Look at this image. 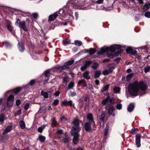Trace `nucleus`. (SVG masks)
<instances>
[{"instance_id":"nucleus-1","label":"nucleus","mask_w":150,"mask_h":150,"mask_svg":"<svg viewBox=\"0 0 150 150\" xmlns=\"http://www.w3.org/2000/svg\"><path fill=\"white\" fill-rule=\"evenodd\" d=\"M147 88L148 86L142 81H140L139 82L136 81L134 83H129L128 88L130 94L135 96L138 95L140 90L145 91Z\"/></svg>"},{"instance_id":"nucleus-2","label":"nucleus","mask_w":150,"mask_h":150,"mask_svg":"<svg viewBox=\"0 0 150 150\" xmlns=\"http://www.w3.org/2000/svg\"><path fill=\"white\" fill-rule=\"evenodd\" d=\"M123 46L120 45H116L111 46L110 47H106L105 48H102L98 53L103 54V53L110 51L111 52H115L117 51L116 54L118 55L121 53L123 50Z\"/></svg>"},{"instance_id":"nucleus-3","label":"nucleus","mask_w":150,"mask_h":150,"mask_svg":"<svg viewBox=\"0 0 150 150\" xmlns=\"http://www.w3.org/2000/svg\"><path fill=\"white\" fill-rule=\"evenodd\" d=\"M69 2L70 3L68 6V9L71 11H72V9L78 8V7L79 6L77 0H71Z\"/></svg>"},{"instance_id":"nucleus-4","label":"nucleus","mask_w":150,"mask_h":150,"mask_svg":"<svg viewBox=\"0 0 150 150\" xmlns=\"http://www.w3.org/2000/svg\"><path fill=\"white\" fill-rule=\"evenodd\" d=\"M72 136L73 137L72 139L73 143L75 145H76L79 143V138L80 137L79 133H78L76 132H71Z\"/></svg>"},{"instance_id":"nucleus-5","label":"nucleus","mask_w":150,"mask_h":150,"mask_svg":"<svg viewBox=\"0 0 150 150\" xmlns=\"http://www.w3.org/2000/svg\"><path fill=\"white\" fill-rule=\"evenodd\" d=\"M105 109L108 110V114L109 115H112L113 111L115 110L114 106L110 104H108L105 106Z\"/></svg>"},{"instance_id":"nucleus-6","label":"nucleus","mask_w":150,"mask_h":150,"mask_svg":"<svg viewBox=\"0 0 150 150\" xmlns=\"http://www.w3.org/2000/svg\"><path fill=\"white\" fill-rule=\"evenodd\" d=\"M14 100V97L13 95H11L8 97L7 101V105L8 107L10 108L12 106Z\"/></svg>"},{"instance_id":"nucleus-7","label":"nucleus","mask_w":150,"mask_h":150,"mask_svg":"<svg viewBox=\"0 0 150 150\" xmlns=\"http://www.w3.org/2000/svg\"><path fill=\"white\" fill-rule=\"evenodd\" d=\"M17 47L19 50L21 52H24L25 50L24 42L23 40H22L19 42L17 44Z\"/></svg>"},{"instance_id":"nucleus-8","label":"nucleus","mask_w":150,"mask_h":150,"mask_svg":"<svg viewBox=\"0 0 150 150\" xmlns=\"http://www.w3.org/2000/svg\"><path fill=\"white\" fill-rule=\"evenodd\" d=\"M141 136L139 133H137L136 135L135 143L137 147H139L141 146Z\"/></svg>"},{"instance_id":"nucleus-9","label":"nucleus","mask_w":150,"mask_h":150,"mask_svg":"<svg viewBox=\"0 0 150 150\" xmlns=\"http://www.w3.org/2000/svg\"><path fill=\"white\" fill-rule=\"evenodd\" d=\"M6 27L8 29L10 32H11L12 35H14L15 33L13 30V27L11 25V22L8 21L6 25Z\"/></svg>"},{"instance_id":"nucleus-10","label":"nucleus","mask_w":150,"mask_h":150,"mask_svg":"<svg viewBox=\"0 0 150 150\" xmlns=\"http://www.w3.org/2000/svg\"><path fill=\"white\" fill-rule=\"evenodd\" d=\"M74 105V104L73 103L72 100H70L69 101H67V100H65L62 101L61 103V105L62 106H67L69 105L71 107L73 106V107H74V106H73Z\"/></svg>"},{"instance_id":"nucleus-11","label":"nucleus","mask_w":150,"mask_h":150,"mask_svg":"<svg viewBox=\"0 0 150 150\" xmlns=\"http://www.w3.org/2000/svg\"><path fill=\"white\" fill-rule=\"evenodd\" d=\"M93 123L91 122H86L84 124L85 129L87 132H90L91 131V124Z\"/></svg>"},{"instance_id":"nucleus-12","label":"nucleus","mask_w":150,"mask_h":150,"mask_svg":"<svg viewBox=\"0 0 150 150\" xmlns=\"http://www.w3.org/2000/svg\"><path fill=\"white\" fill-rule=\"evenodd\" d=\"M126 51L127 54H130L133 55H135L137 53V51L136 50L132 49L130 47H128L126 49Z\"/></svg>"},{"instance_id":"nucleus-13","label":"nucleus","mask_w":150,"mask_h":150,"mask_svg":"<svg viewBox=\"0 0 150 150\" xmlns=\"http://www.w3.org/2000/svg\"><path fill=\"white\" fill-rule=\"evenodd\" d=\"M86 118L87 120L90 121L89 122L93 123L94 124V125H93V126L95 125V122L93 120L92 114L91 113L88 114L86 116Z\"/></svg>"},{"instance_id":"nucleus-14","label":"nucleus","mask_w":150,"mask_h":150,"mask_svg":"<svg viewBox=\"0 0 150 150\" xmlns=\"http://www.w3.org/2000/svg\"><path fill=\"white\" fill-rule=\"evenodd\" d=\"M74 62V60L73 59H72L71 61H68L65 62L64 64V66H65L67 67L68 68L66 69V70H68L69 69V67L68 66H70Z\"/></svg>"},{"instance_id":"nucleus-15","label":"nucleus","mask_w":150,"mask_h":150,"mask_svg":"<svg viewBox=\"0 0 150 150\" xmlns=\"http://www.w3.org/2000/svg\"><path fill=\"white\" fill-rule=\"evenodd\" d=\"M41 94L45 98H47L48 97V96L51 97V92H49L48 93L45 92L43 91H42L41 92Z\"/></svg>"},{"instance_id":"nucleus-16","label":"nucleus","mask_w":150,"mask_h":150,"mask_svg":"<svg viewBox=\"0 0 150 150\" xmlns=\"http://www.w3.org/2000/svg\"><path fill=\"white\" fill-rule=\"evenodd\" d=\"M81 127L79 126H74L72 127L71 132H76L78 133H79V132L81 130Z\"/></svg>"},{"instance_id":"nucleus-17","label":"nucleus","mask_w":150,"mask_h":150,"mask_svg":"<svg viewBox=\"0 0 150 150\" xmlns=\"http://www.w3.org/2000/svg\"><path fill=\"white\" fill-rule=\"evenodd\" d=\"M22 29L23 30L27 32L28 31V29L26 27V23L25 21H22V23L20 26L19 27Z\"/></svg>"},{"instance_id":"nucleus-18","label":"nucleus","mask_w":150,"mask_h":150,"mask_svg":"<svg viewBox=\"0 0 150 150\" xmlns=\"http://www.w3.org/2000/svg\"><path fill=\"white\" fill-rule=\"evenodd\" d=\"M12 126L11 125L8 126L3 132V135H4L7 133L10 132L12 129Z\"/></svg>"},{"instance_id":"nucleus-19","label":"nucleus","mask_w":150,"mask_h":150,"mask_svg":"<svg viewBox=\"0 0 150 150\" xmlns=\"http://www.w3.org/2000/svg\"><path fill=\"white\" fill-rule=\"evenodd\" d=\"M106 113L105 112L102 111L101 113V115L99 116L100 119L101 120V122L104 123V119L105 117Z\"/></svg>"},{"instance_id":"nucleus-20","label":"nucleus","mask_w":150,"mask_h":150,"mask_svg":"<svg viewBox=\"0 0 150 150\" xmlns=\"http://www.w3.org/2000/svg\"><path fill=\"white\" fill-rule=\"evenodd\" d=\"M58 16L56 13H54L53 15H51L49 17L48 20L49 21H52L54 20Z\"/></svg>"},{"instance_id":"nucleus-21","label":"nucleus","mask_w":150,"mask_h":150,"mask_svg":"<svg viewBox=\"0 0 150 150\" xmlns=\"http://www.w3.org/2000/svg\"><path fill=\"white\" fill-rule=\"evenodd\" d=\"M89 72L88 71H85L83 74V76L85 79L87 80H89L91 79V77L89 75Z\"/></svg>"},{"instance_id":"nucleus-22","label":"nucleus","mask_w":150,"mask_h":150,"mask_svg":"<svg viewBox=\"0 0 150 150\" xmlns=\"http://www.w3.org/2000/svg\"><path fill=\"white\" fill-rule=\"evenodd\" d=\"M68 68L65 66H62L58 67L57 68V71L58 72H61L63 70H66Z\"/></svg>"},{"instance_id":"nucleus-23","label":"nucleus","mask_w":150,"mask_h":150,"mask_svg":"<svg viewBox=\"0 0 150 150\" xmlns=\"http://www.w3.org/2000/svg\"><path fill=\"white\" fill-rule=\"evenodd\" d=\"M46 139L45 137L42 135L41 134H39L38 136V137L37 138V139H38L41 142H44Z\"/></svg>"},{"instance_id":"nucleus-24","label":"nucleus","mask_w":150,"mask_h":150,"mask_svg":"<svg viewBox=\"0 0 150 150\" xmlns=\"http://www.w3.org/2000/svg\"><path fill=\"white\" fill-rule=\"evenodd\" d=\"M22 88L20 87H17L12 90L13 92L15 94H17L21 90Z\"/></svg>"},{"instance_id":"nucleus-25","label":"nucleus","mask_w":150,"mask_h":150,"mask_svg":"<svg viewBox=\"0 0 150 150\" xmlns=\"http://www.w3.org/2000/svg\"><path fill=\"white\" fill-rule=\"evenodd\" d=\"M134 105L132 103H131L129 105L127 110L129 112H131L134 110Z\"/></svg>"},{"instance_id":"nucleus-26","label":"nucleus","mask_w":150,"mask_h":150,"mask_svg":"<svg viewBox=\"0 0 150 150\" xmlns=\"http://www.w3.org/2000/svg\"><path fill=\"white\" fill-rule=\"evenodd\" d=\"M149 5L148 3L145 4L143 7L142 11L143 12H145L147 11L150 8Z\"/></svg>"},{"instance_id":"nucleus-27","label":"nucleus","mask_w":150,"mask_h":150,"mask_svg":"<svg viewBox=\"0 0 150 150\" xmlns=\"http://www.w3.org/2000/svg\"><path fill=\"white\" fill-rule=\"evenodd\" d=\"M78 102H79V108L81 110L83 108L84 103L83 100L81 99H79L78 100Z\"/></svg>"},{"instance_id":"nucleus-28","label":"nucleus","mask_w":150,"mask_h":150,"mask_svg":"<svg viewBox=\"0 0 150 150\" xmlns=\"http://www.w3.org/2000/svg\"><path fill=\"white\" fill-rule=\"evenodd\" d=\"M72 123L75 126H80L79 120L77 119H75L74 120Z\"/></svg>"},{"instance_id":"nucleus-29","label":"nucleus","mask_w":150,"mask_h":150,"mask_svg":"<svg viewBox=\"0 0 150 150\" xmlns=\"http://www.w3.org/2000/svg\"><path fill=\"white\" fill-rule=\"evenodd\" d=\"M52 126L53 127L56 126L58 125V124L55 118H53L52 120V122L51 123Z\"/></svg>"},{"instance_id":"nucleus-30","label":"nucleus","mask_w":150,"mask_h":150,"mask_svg":"<svg viewBox=\"0 0 150 150\" xmlns=\"http://www.w3.org/2000/svg\"><path fill=\"white\" fill-rule=\"evenodd\" d=\"M108 97L109 98V102L110 104L111 105L115 103V99L114 97H112L110 98V96H108Z\"/></svg>"},{"instance_id":"nucleus-31","label":"nucleus","mask_w":150,"mask_h":150,"mask_svg":"<svg viewBox=\"0 0 150 150\" xmlns=\"http://www.w3.org/2000/svg\"><path fill=\"white\" fill-rule=\"evenodd\" d=\"M101 72L99 70H97L96 71L94 74V78H98L101 75Z\"/></svg>"},{"instance_id":"nucleus-32","label":"nucleus","mask_w":150,"mask_h":150,"mask_svg":"<svg viewBox=\"0 0 150 150\" xmlns=\"http://www.w3.org/2000/svg\"><path fill=\"white\" fill-rule=\"evenodd\" d=\"M120 88L118 87H115L113 88V91L115 93H119L120 92Z\"/></svg>"},{"instance_id":"nucleus-33","label":"nucleus","mask_w":150,"mask_h":150,"mask_svg":"<svg viewBox=\"0 0 150 150\" xmlns=\"http://www.w3.org/2000/svg\"><path fill=\"white\" fill-rule=\"evenodd\" d=\"M134 76L133 73H132L128 74L127 76L126 80L127 81H129L132 79Z\"/></svg>"},{"instance_id":"nucleus-34","label":"nucleus","mask_w":150,"mask_h":150,"mask_svg":"<svg viewBox=\"0 0 150 150\" xmlns=\"http://www.w3.org/2000/svg\"><path fill=\"white\" fill-rule=\"evenodd\" d=\"M5 120V116L4 114H0V124H1V123L4 122Z\"/></svg>"},{"instance_id":"nucleus-35","label":"nucleus","mask_w":150,"mask_h":150,"mask_svg":"<svg viewBox=\"0 0 150 150\" xmlns=\"http://www.w3.org/2000/svg\"><path fill=\"white\" fill-rule=\"evenodd\" d=\"M19 124L21 128L22 129H24L25 127V124L24 122L21 120L19 122Z\"/></svg>"},{"instance_id":"nucleus-36","label":"nucleus","mask_w":150,"mask_h":150,"mask_svg":"<svg viewBox=\"0 0 150 150\" xmlns=\"http://www.w3.org/2000/svg\"><path fill=\"white\" fill-rule=\"evenodd\" d=\"M109 98L107 96L104 100H102L101 102L102 105H107V103L109 101Z\"/></svg>"},{"instance_id":"nucleus-37","label":"nucleus","mask_w":150,"mask_h":150,"mask_svg":"<svg viewBox=\"0 0 150 150\" xmlns=\"http://www.w3.org/2000/svg\"><path fill=\"white\" fill-rule=\"evenodd\" d=\"M3 44L4 45L5 47H11V44L8 41H5L4 42H3Z\"/></svg>"},{"instance_id":"nucleus-38","label":"nucleus","mask_w":150,"mask_h":150,"mask_svg":"<svg viewBox=\"0 0 150 150\" xmlns=\"http://www.w3.org/2000/svg\"><path fill=\"white\" fill-rule=\"evenodd\" d=\"M109 126L107 125L104 129V133L105 136H106L108 134V132L109 128Z\"/></svg>"},{"instance_id":"nucleus-39","label":"nucleus","mask_w":150,"mask_h":150,"mask_svg":"<svg viewBox=\"0 0 150 150\" xmlns=\"http://www.w3.org/2000/svg\"><path fill=\"white\" fill-rule=\"evenodd\" d=\"M109 86L110 85L109 84H107L105 85L101 90L102 92L103 93L105 91L108 90L109 88Z\"/></svg>"},{"instance_id":"nucleus-40","label":"nucleus","mask_w":150,"mask_h":150,"mask_svg":"<svg viewBox=\"0 0 150 150\" xmlns=\"http://www.w3.org/2000/svg\"><path fill=\"white\" fill-rule=\"evenodd\" d=\"M74 86V83L73 81H71L68 84V88L69 89H72Z\"/></svg>"},{"instance_id":"nucleus-41","label":"nucleus","mask_w":150,"mask_h":150,"mask_svg":"<svg viewBox=\"0 0 150 150\" xmlns=\"http://www.w3.org/2000/svg\"><path fill=\"white\" fill-rule=\"evenodd\" d=\"M82 44V42L80 41L76 40L74 41V44L76 46H80Z\"/></svg>"},{"instance_id":"nucleus-42","label":"nucleus","mask_w":150,"mask_h":150,"mask_svg":"<svg viewBox=\"0 0 150 150\" xmlns=\"http://www.w3.org/2000/svg\"><path fill=\"white\" fill-rule=\"evenodd\" d=\"M96 50L94 48H90L89 51V53L90 55H92L95 53Z\"/></svg>"},{"instance_id":"nucleus-43","label":"nucleus","mask_w":150,"mask_h":150,"mask_svg":"<svg viewBox=\"0 0 150 150\" xmlns=\"http://www.w3.org/2000/svg\"><path fill=\"white\" fill-rule=\"evenodd\" d=\"M139 130V129L137 128H135L133 129H132L131 132H130V133L134 134H135Z\"/></svg>"},{"instance_id":"nucleus-44","label":"nucleus","mask_w":150,"mask_h":150,"mask_svg":"<svg viewBox=\"0 0 150 150\" xmlns=\"http://www.w3.org/2000/svg\"><path fill=\"white\" fill-rule=\"evenodd\" d=\"M16 21L15 25L19 27L21 25L22 21L21 22L20 20L18 18L16 19Z\"/></svg>"},{"instance_id":"nucleus-45","label":"nucleus","mask_w":150,"mask_h":150,"mask_svg":"<svg viewBox=\"0 0 150 150\" xmlns=\"http://www.w3.org/2000/svg\"><path fill=\"white\" fill-rule=\"evenodd\" d=\"M44 74L45 77L48 78L50 76V72L49 70H47L45 71L44 72Z\"/></svg>"},{"instance_id":"nucleus-46","label":"nucleus","mask_w":150,"mask_h":150,"mask_svg":"<svg viewBox=\"0 0 150 150\" xmlns=\"http://www.w3.org/2000/svg\"><path fill=\"white\" fill-rule=\"evenodd\" d=\"M69 138H64L62 140V141L64 144H69Z\"/></svg>"},{"instance_id":"nucleus-47","label":"nucleus","mask_w":150,"mask_h":150,"mask_svg":"<svg viewBox=\"0 0 150 150\" xmlns=\"http://www.w3.org/2000/svg\"><path fill=\"white\" fill-rule=\"evenodd\" d=\"M99 64L97 63L94 62L93 63V65L92 66V68L94 70L96 69L98 67Z\"/></svg>"},{"instance_id":"nucleus-48","label":"nucleus","mask_w":150,"mask_h":150,"mask_svg":"<svg viewBox=\"0 0 150 150\" xmlns=\"http://www.w3.org/2000/svg\"><path fill=\"white\" fill-rule=\"evenodd\" d=\"M144 72L146 73L150 71V66H146L144 69Z\"/></svg>"},{"instance_id":"nucleus-49","label":"nucleus","mask_w":150,"mask_h":150,"mask_svg":"<svg viewBox=\"0 0 150 150\" xmlns=\"http://www.w3.org/2000/svg\"><path fill=\"white\" fill-rule=\"evenodd\" d=\"M59 102V100L58 99H55L52 103V105L55 106H56L58 105Z\"/></svg>"},{"instance_id":"nucleus-50","label":"nucleus","mask_w":150,"mask_h":150,"mask_svg":"<svg viewBox=\"0 0 150 150\" xmlns=\"http://www.w3.org/2000/svg\"><path fill=\"white\" fill-rule=\"evenodd\" d=\"M30 103H26L24 106V109L25 110H27L29 108Z\"/></svg>"},{"instance_id":"nucleus-51","label":"nucleus","mask_w":150,"mask_h":150,"mask_svg":"<svg viewBox=\"0 0 150 150\" xmlns=\"http://www.w3.org/2000/svg\"><path fill=\"white\" fill-rule=\"evenodd\" d=\"M92 62L91 61H86L84 64V65L87 68L89 67L92 63Z\"/></svg>"},{"instance_id":"nucleus-52","label":"nucleus","mask_w":150,"mask_h":150,"mask_svg":"<svg viewBox=\"0 0 150 150\" xmlns=\"http://www.w3.org/2000/svg\"><path fill=\"white\" fill-rule=\"evenodd\" d=\"M57 134L58 135L63 134V130L62 129H60L58 130L57 132Z\"/></svg>"},{"instance_id":"nucleus-53","label":"nucleus","mask_w":150,"mask_h":150,"mask_svg":"<svg viewBox=\"0 0 150 150\" xmlns=\"http://www.w3.org/2000/svg\"><path fill=\"white\" fill-rule=\"evenodd\" d=\"M64 45H67L70 43V41L67 39H65L63 41Z\"/></svg>"},{"instance_id":"nucleus-54","label":"nucleus","mask_w":150,"mask_h":150,"mask_svg":"<svg viewBox=\"0 0 150 150\" xmlns=\"http://www.w3.org/2000/svg\"><path fill=\"white\" fill-rule=\"evenodd\" d=\"M45 127H42V126L39 127L38 129V132L41 133L42 132L43 129Z\"/></svg>"},{"instance_id":"nucleus-55","label":"nucleus","mask_w":150,"mask_h":150,"mask_svg":"<svg viewBox=\"0 0 150 150\" xmlns=\"http://www.w3.org/2000/svg\"><path fill=\"white\" fill-rule=\"evenodd\" d=\"M85 80L84 79L79 80L78 82V85H80L81 84H83V83H85Z\"/></svg>"},{"instance_id":"nucleus-56","label":"nucleus","mask_w":150,"mask_h":150,"mask_svg":"<svg viewBox=\"0 0 150 150\" xmlns=\"http://www.w3.org/2000/svg\"><path fill=\"white\" fill-rule=\"evenodd\" d=\"M122 105L121 104H117L116 106V108L118 110H120L122 108Z\"/></svg>"},{"instance_id":"nucleus-57","label":"nucleus","mask_w":150,"mask_h":150,"mask_svg":"<svg viewBox=\"0 0 150 150\" xmlns=\"http://www.w3.org/2000/svg\"><path fill=\"white\" fill-rule=\"evenodd\" d=\"M102 73L104 75L106 76L109 74V72L108 70H105L103 71Z\"/></svg>"},{"instance_id":"nucleus-58","label":"nucleus","mask_w":150,"mask_h":150,"mask_svg":"<svg viewBox=\"0 0 150 150\" xmlns=\"http://www.w3.org/2000/svg\"><path fill=\"white\" fill-rule=\"evenodd\" d=\"M144 16L147 18H150V12L149 11L146 12L144 14Z\"/></svg>"},{"instance_id":"nucleus-59","label":"nucleus","mask_w":150,"mask_h":150,"mask_svg":"<svg viewBox=\"0 0 150 150\" xmlns=\"http://www.w3.org/2000/svg\"><path fill=\"white\" fill-rule=\"evenodd\" d=\"M35 83V80L34 79L31 80L29 83L30 86H33Z\"/></svg>"},{"instance_id":"nucleus-60","label":"nucleus","mask_w":150,"mask_h":150,"mask_svg":"<svg viewBox=\"0 0 150 150\" xmlns=\"http://www.w3.org/2000/svg\"><path fill=\"white\" fill-rule=\"evenodd\" d=\"M68 78L67 77H65L63 78L62 83H68Z\"/></svg>"},{"instance_id":"nucleus-61","label":"nucleus","mask_w":150,"mask_h":150,"mask_svg":"<svg viewBox=\"0 0 150 150\" xmlns=\"http://www.w3.org/2000/svg\"><path fill=\"white\" fill-rule=\"evenodd\" d=\"M121 59L120 57H117L115 59L114 61L117 64H118L119 63L120 60Z\"/></svg>"},{"instance_id":"nucleus-62","label":"nucleus","mask_w":150,"mask_h":150,"mask_svg":"<svg viewBox=\"0 0 150 150\" xmlns=\"http://www.w3.org/2000/svg\"><path fill=\"white\" fill-rule=\"evenodd\" d=\"M8 138V136L7 135L2 136L1 139L4 140H7Z\"/></svg>"},{"instance_id":"nucleus-63","label":"nucleus","mask_w":150,"mask_h":150,"mask_svg":"<svg viewBox=\"0 0 150 150\" xmlns=\"http://www.w3.org/2000/svg\"><path fill=\"white\" fill-rule=\"evenodd\" d=\"M21 103V101L19 99H17L16 100V104L17 106H19Z\"/></svg>"},{"instance_id":"nucleus-64","label":"nucleus","mask_w":150,"mask_h":150,"mask_svg":"<svg viewBox=\"0 0 150 150\" xmlns=\"http://www.w3.org/2000/svg\"><path fill=\"white\" fill-rule=\"evenodd\" d=\"M61 120L62 121L65 122L67 120V119L64 116H62L60 118Z\"/></svg>"}]
</instances>
